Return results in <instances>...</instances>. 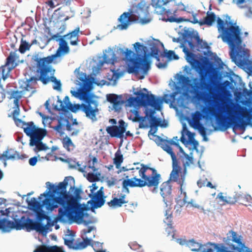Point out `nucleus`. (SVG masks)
<instances>
[{"label": "nucleus", "mask_w": 252, "mask_h": 252, "mask_svg": "<svg viewBox=\"0 0 252 252\" xmlns=\"http://www.w3.org/2000/svg\"><path fill=\"white\" fill-rule=\"evenodd\" d=\"M204 101L209 106L204 108L203 112L207 116H215L221 130L230 127L242 129L248 124H252V106L247 108L211 89Z\"/></svg>", "instance_id": "obj_1"}, {"label": "nucleus", "mask_w": 252, "mask_h": 252, "mask_svg": "<svg viewBox=\"0 0 252 252\" xmlns=\"http://www.w3.org/2000/svg\"><path fill=\"white\" fill-rule=\"evenodd\" d=\"M67 178L65 177L64 181L57 186L47 182L46 184L49 186L51 191H48L41 194L39 199H40L41 196H48L42 201V205L45 206L48 211H53L58 208L59 205L62 206L63 207L59 208L58 212V217L60 221H64L65 217L72 221L81 220L84 217L83 209L77 204L75 197L69 195L67 192Z\"/></svg>", "instance_id": "obj_2"}, {"label": "nucleus", "mask_w": 252, "mask_h": 252, "mask_svg": "<svg viewBox=\"0 0 252 252\" xmlns=\"http://www.w3.org/2000/svg\"><path fill=\"white\" fill-rule=\"evenodd\" d=\"M156 143L170 155L172 160V170L169 180L177 183L180 186V196H184L182 205L187 202V193L184 186L187 167L193 162V158L184 152L177 143L167 141L159 136H156Z\"/></svg>", "instance_id": "obj_3"}, {"label": "nucleus", "mask_w": 252, "mask_h": 252, "mask_svg": "<svg viewBox=\"0 0 252 252\" xmlns=\"http://www.w3.org/2000/svg\"><path fill=\"white\" fill-rule=\"evenodd\" d=\"M222 241L220 244L207 242L201 244L191 239L188 241L187 247L196 252H252L245 246L243 236L233 230L227 233Z\"/></svg>", "instance_id": "obj_4"}, {"label": "nucleus", "mask_w": 252, "mask_h": 252, "mask_svg": "<svg viewBox=\"0 0 252 252\" xmlns=\"http://www.w3.org/2000/svg\"><path fill=\"white\" fill-rule=\"evenodd\" d=\"M217 28L220 32V36L228 45L231 58L234 62L242 61L247 54V50L243 47L241 37V30L238 26L231 21H224L220 18L217 19Z\"/></svg>", "instance_id": "obj_5"}, {"label": "nucleus", "mask_w": 252, "mask_h": 252, "mask_svg": "<svg viewBox=\"0 0 252 252\" xmlns=\"http://www.w3.org/2000/svg\"><path fill=\"white\" fill-rule=\"evenodd\" d=\"M140 167L132 168L125 174L126 179L122 182L123 189L127 193L128 187L142 188L145 186L157 189L159 183L160 175L153 168L147 165L140 164Z\"/></svg>", "instance_id": "obj_6"}, {"label": "nucleus", "mask_w": 252, "mask_h": 252, "mask_svg": "<svg viewBox=\"0 0 252 252\" xmlns=\"http://www.w3.org/2000/svg\"><path fill=\"white\" fill-rule=\"evenodd\" d=\"M71 93L75 97H79L83 99L86 103L81 104H72L69 107H66V112L70 110L72 112H76L77 110L82 109V111L86 114L87 118L92 121H95L97 120L96 114L98 113L99 110L97 108V102L93 99L91 95L86 92H80L71 91Z\"/></svg>", "instance_id": "obj_7"}, {"label": "nucleus", "mask_w": 252, "mask_h": 252, "mask_svg": "<svg viewBox=\"0 0 252 252\" xmlns=\"http://www.w3.org/2000/svg\"><path fill=\"white\" fill-rule=\"evenodd\" d=\"M12 229L21 230L26 228L28 231L34 230L42 234L47 233L49 227L53 225L48 222L46 225H43L40 222L34 221L30 219H26L25 216L21 217V219H16L13 221Z\"/></svg>", "instance_id": "obj_8"}, {"label": "nucleus", "mask_w": 252, "mask_h": 252, "mask_svg": "<svg viewBox=\"0 0 252 252\" xmlns=\"http://www.w3.org/2000/svg\"><path fill=\"white\" fill-rule=\"evenodd\" d=\"M125 54L126 60L129 61L132 64L128 67L129 73L137 74L140 71H143L144 73H146L150 69V63L143 57L132 58L134 54L131 50L127 48L126 49Z\"/></svg>", "instance_id": "obj_9"}, {"label": "nucleus", "mask_w": 252, "mask_h": 252, "mask_svg": "<svg viewBox=\"0 0 252 252\" xmlns=\"http://www.w3.org/2000/svg\"><path fill=\"white\" fill-rule=\"evenodd\" d=\"M16 123L17 126L23 128L24 132L30 137V142L42 140L47 134L45 129L36 127L33 122L26 123L18 119Z\"/></svg>", "instance_id": "obj_10"}, {"label": "nucleus", "mask_w": 252, "mask_h": 252, "mask_svg": "<svg viewBox=\"0 0 252 252\" xmlns=\"http://www.w3.org/2000/svg\"><path fill=\"white\" fill-rule=\"evenodd\" d=\"M136 97H132L130 98L131 103L137 102L141 103L144 106H150L155 109L159 110L160 108L161 100L157 98L153 94H145L141 91H138L134 93Z\"/></svg>", "instance_id": "obj_11"}, {"label": "nucleus", "mask_w": 252, "mask_h": 252, "mask_svg": "<svg viewBox=\"0 0 252 252\" xmlns=\"http://www.w3.org/2000/svg\"><path fill=\"white\" fill-rule=\"evenodd\" d=\"M183 51L186 56V60L190 64L191 67L198 71L202 84L207 86L206 82V72L202 63L196 58V55L189 51L188 49L184 48Z\"/></svg>", "instance_id": "obj_12"}, {"label": "nucleus", "mask_w": 252, "mask_h": 252, "mask_svg": "<svg viewBox=\"0 0 252 252\" xmlns=\"http://www.w3.org/2000/svg\"><path fill=\"white\" fill-rule=\"evenodd\" d=\"M34 61L36 63L37 72L39 73L38 77L32 76L26 81H21L19 82V88L22 89V93L25 91H30L35 88V86L37 83L38 81H40L42 76V72L44 70V63H42L41 60L36 58Z\"/></svg>", "instance_id": "obj_13"}, {"label": "nucleus", "mask_w": 252, "mask_h": 252, "mask_svg": "<svg viewBox=\"0 0 252 252\" xmlns=\"http://www.w3.org/2000/svg\"><path fill=\"white\" fill-rule=\"evenodd\" d=\"M55 70L50 64L44 63V70L41 77V82L44 85L47 84L49 82L54 83L53 88L54 90L61 91L62 84L60 80H57L54 76Z\"/></svg>", "instance_id": "obj_14"}, {"label": "nucleus", "mask_w": 252, "mask_h": 252, "mask_svg": "<svg viewBox=\"0 0 252 252\" xmlns=\"http://www.w3.org/2000/svg\"><path fill=\"white\" fill-rule=\"evenodd\" d=\"M56 41H59V48L56 53L46 57L38 58L42 61V63L51 64L53 62L55 58L69 53V47L64 38L61 37L59 39H56Z\"/></svg>", "instance_id": "obj_15"}, {"label": "nucleus", "mask_w": 252, "mask_h": 252, "mask_svg": "<svg viewBox=\"0 0 252 252\" xmlns=\"http://www.w3.org/2000/svg\"><path fill=\"white\" fill-rule=\"evenodd\" d=\"M119 124V126H112L106 127V130L111 137H117L122 139L124 137V133L125 132V138H126L127 136H132V134L130 133L129 131L126 132L127 125L123 120H120Z\"/></svg>", "instance_id": "obj_16"}, {"label": "nucleus", "mask_w": 252, "mask_h": 252, "mask_svg": "<svg viewBox=\"0 0 252 252\" xmlns=\"http://www.w3.org/2000/svg\"><path fill=\"white\" fill-rule=\"evenodd\" d=\"M246 195L235 193L232 194L224 196L222 192H220L218 194L217 198H219L220 201H222L223 205L226 204H234L236 202L243 205V203H245L244 200L246 198Z\"/></svg>", "instance_id": "obj_17"}, {"label": "nucleus", "mask_w": 252, "mask_h": 252, "mask_svg": "<svg viewBox=\"0 0 252 252\" xmlns=\"http://www.w3.org/2000/svg\"><path fill=\"white\" fill-rule=\"evenodd\" d=\"M174 5L176 7L174 9H168L167 11V13H172L173 12V16L169 17L167 19V21L170 22H177L180 23L184 21V19L182 17L176 18V17L181 15V12L186 11V6L182 3H175Z\"/></svg>", "instance_id": "obj_18"}, {"label": "nucleus", "mask_w": 252, "mask_h": 252, "mask_svg": "<svg viewBox=\"0 0 252 252\" xmlns=\"http://www.w3.org/2000/svg\"><path fill=\"white\" fill-rule=\"evenodd\" d=\"M26 158L25 155H20L19 154L12 149H7L2 154H0V160L4 161V164L6 166V160L24 159Z\"/></svg>", "instance_id": "obj_19"}, {"label": "nucleus", "mask_w": 252, "mask_h": 252, "mask_svg": "<svg viewBox=\"0 0 252 252\" xmlns=\"http://www.w3.org/2000/svg\"><path fill=\"white\" fill-rule=\"evenodd\" d=\"M82 32L80 31L79 27H76L73 31L62 36L65 41H68L72 46H77L80 42L79 39L80 34H82Z\"/></svg>", "instance_id": "obj_20"}, {"label": "nucleus", "mask_w": 252, "mask_h": 252, "mask_svg": "<svg viewBox=\"0 0 252 252\" xmlns=\"http://www.w3.org/2000/svg\"><path fill=\"white\" fill-rule=\"evenodd\" d=\"M172 192V186L170 185V182L168 181L163 182L160 186V194L163 198V200L165 202L171 205L170 195Z\"/></svg>", "instance_id": "obj_21"}, {"label": "nucleus", "mask_w": 252, "mask_h": 252, "mask_svg": "<svg viewBox=\"0 0 252 252\" xmlns=\"http://www.w3.org/2000/svg\"><path fill=\"white\" fill-rule=\"evenodd\" d=\"M119 20L121 24L118 25V28L121 30H123L126 29L129 22L134 21L135 18L132 14L129 12H125L120 16Z\"/></svg>", "instance_id": "obj_22"}, {"label": "nucleus", "mask_w": 252, "mask_h": 252, "mask_svg": "<svg viewBox=\"0 0 252 252\" xmlns=\"http://www.w3.org/2000/svg\"><path fill=\"white\" fill-rule=\"evenodd\" d=\"M132 115H130L129 119L132 120L134 122H140L139 127V128H144L145 126L143 124V122L145 120L146 117H148L149 116V110H146L145 112L146 116L145 117L140 116L139 112L137 110H133L131 111Z\"/></svg>", "instance_id": "obj_23"}, {"label": "nucleus", "mask_w": 252, "mask_h": 252, "mask_svg": "<svg viewBox=\"0 0 252 252\" xmlns=\"http://www.w3.org/2000/svg\"><path fill=\"white\" fill-rule=\"evenodd\" d=\"M126 195L122 194L119 196V198L114 197L110 201L107 202L108 205L111 208H118L121 207L123 204L128 203V201L126 200Z\"/></svg>", "instance_id": "obj_24"}, {"label": "nucleus", "mask_w": 252, "mask_h": 252, "mask_svg": "<svg viewBox=\"0 0 252 252\" xmlns=\"http://www.w3.org/2000/svg\"><path fill=\"white\" fill-rule=\"evenodd\" d=\"M216 20V15L213 12H207L206 16L203 19L197 22L200 26H211Z\"/></svg>", "instance_id": "obj_25"}, {"label": "nucleus", "mask_w": 252, "mask_h": 252, "mask_svg": "<svg viewBox=\"0 0 252 252\" xmlns=\"http://www.w3.org/2000/svg\"><path fill=\"white\" fill-rule=\"evenodd\" d=\"M105 196L104 194L98 193H94L92 197V199L95 208H100L103 206L105 203Z\"/></svg>", "instance_id": "obj_26"}, {"label": "nucleus", "mask_w": 252, "mask_h": 252, "mask_svg": "<svg viewBox=\"0 0 252 252\" xmlns=\"http://www.w3.org/2000/svg\"><path fill=\"white\" fill-rule=\"evenodd\" d=\"M154 110H150L149 111L148 117L150 118V126L151 127H155L156 128L158 126L166 127L167 125H164L163 124H161L160 119L155 117L154 116Z\"/></svg>", "instance_id": "obj_27"}, {"label": "nucleus", "mask_w": 252, "mask_h": 252, "mask_svg": "<svg viewBox=\"0 0 252 252\" xmlns=\"http://www.w3.org/2000/svg\"><path fill=\"white\" fill-rule=\"evenodd\" d=\"M18 58L19 56L16 54V52H11L6 58L5 64L14 69L18 65L16 61Z\"/></svg>", "instance_id": "obj_28"}, {"label": "nucleus", "mask_w": 252, "mask_h": 252, "mask_svg": "<svg viewBox=\"0 0 252 252\" xmlns=\"http://www.w3.org/2000/svg\"><path fill=\"white\" fill-rule=\"evenodd\" d=\"M13 221L6 219H0V229L3 232H9L12 229Z\"/></svg>", "instance_id": "obj_29"}, {"label": "nucleus", "mask_w": 252, "mask_h": 252, "mask_svg": "<svg viewBox=\"0 0 252 252\" xmlns=\"http://www.w3.org/2000/svg\"><path fill=\"white\" fill-rule=\"evenodd\" d=\"M103 61L106 63H111L114 64L117 61V58L114 52L110 50L103 55Z\"/></svg>", "instance_id": "obj_30"}, {"label": "nucleus", "mask_w": 252, "mask_h": 252, "mask_svg": "<svg viewBox=\"0 0 252 252\" xmlns=\"http://www.w3.org/2000/svg\"><path fill=\"white\" fill-rule=\"evenodd\" d=\"M166 205V209L165 210L164 216L165 217V219L164 220V222L167 225H170L171 226V224H173L172 223V212L171 211V208L170 207H168L169 204L167 202H165Z\"/></svg>", "instance_id": "obj_31"}, {"label": "nucleus", "mask_w": 252, "mask_h": 252, "mask_svg": "<svg viewBox=\"0 0 252 252\" xmlns=\"http://www.w3.org/2000/svg\"><path fill=\"white\" fill-rule=\"evenodd\" d=\"M22 97V91H13L11 92L10 98H14V104L18 109L19 107V100Z\"/></svg>", "instance_id": "obj_32"}, {"label": "nucleus", "mask_w": 252, "mask_h": 252, "mask_svg": "<svg viewBox=\"0 0 252 252\" xmlns=\"http://www.w3.org/2000/svg\"><path fill=\"white\" fill-rule=\"evenodd\" d=\"M30 145L31 146H35L34 149V151L35 152H37L38 151H45L48 149V147L45 145V144L43 143L42 140H37L36 141H35L33 142H30Z\"/></svg>", "instance_id": "obj_33"}, {"label": "nucleus", "mask_w": 252, "mask_h": 252, "mask_svg": "<svg viewBox=\"0 0 252 252\" xmlns=\"http://www.w3.org/2000/svg\"><path fill=\"white\" fill-rule=\"evenodd\" d=\"M13 69L9 66L4 64L0 67V76L5 80L9 75L10 72Z\"/></svg>", "instance_id": "obj_34"}, {"label": "nucleus", "mask_w": 252, "mask_h": 252, "mask_svg": "<svg viewBox=\"0 0 252 252\" xmlns=\"http://www.w3.org/2000/svg\"><path fill=\"white\" fill-rule=\"evenodd\" d=\"M107 99L113 104L114 109L117 110V106L121 103L118 96L115 94H109L107 95Z\"/></svg>", "instance_id": "obj_35"}, {"label": "nucleus", "mask_w": 252, "mask_h": 252, "mask_svg": "<svg viewBox=\"0 0 252 252\" xmlns=\"http://www.w3.org/2000/svg\"><path fill=\"white\" fill-rule=\"evenodd\" d=\"M62 143L63 147L68 151L72 150L74 148V145L70 138L65 136L62 139Z\"/></svg>", "instance_id": "obj_36"}, {"label": "nucleus", "mask_w": 252, "mask_h": 252, "mask_svg": "<svg viewBox=\"0 0 252 252\" xmlns=\"http://www.w3.org/2000/svg\"><path fill=\"white\" fill-rule=\"evenodd\" d=\"M202 118H204V116L200 111H195L192 115V120L194 126L201 124L200 123V120Z\"/></svg>", "instance_id": "obj_37"}, {"label": "nucleus", "mask_w": 252, "mask_h": 252, "mask_svg": "<svg viewBox=\"0 0 252 252\" xmlns=\"http://www.w3.org/2000/svg\"><path fill=\"white\" fill-rule=\"evenodd\" d=\"M60 109L63 112H66V107H68L71 106V103L69 101V98L68 96H65L63 98V101H60Z\"/></svg>", "instance_id": "obj_38"}, {"label": "nucleus", "mask_w": 252, "mask_h": 252, "mask_svg": "<svg viewBox=\"0 0 252 252\" xmlns=\"http://www.w3.org/2000/svg\"><path fill=\"white\" fill-rule=\"evenodd\" d=\"M34 252H58V248L57 246L52 247L43 246L38 250H35Z\"/></svg>", "instance_id": "obj_39"}, {"label": "nucleus", "mask_w": 252, "mask_h": 252, "mask_svg": "<svg viewBox=\"0 0 252 252\" xmlns=\"http://www.w3.org/2000/svg\"><path fill=\"white\" fill-rule=\"evenodd\" d=\"M123 156L121 153L116 152L115 154V158H114V163L115 164L117 168H119L121 163L123 161Z\"/></svg>", "instance_id": "obj_40"}, {"label": "nucleus", "mask_w": 252, "mask_h": 252, "mask_svg": "<svg viewBox=\"0 0 252 252\" xmlns=\"http://www.w3.org/2000/svg\"><path fill=\"white\" fill-rule=\"evenodd\" d=\"M52 128L57 133H59L60 135H62L63 134V130H64V125L62 123L61 120H59L58 121L57 125L53 126Z\"/></svg>", "instance_id": "obj_41"}, {"label": "nucleus", "mask_w": 252, "mask_h": 252, "mask_svg": "<svg viewBox=\"0 0 252 252\" xmlns=\"http://www.w3.org/2000/svg\"><path fill=\"white\" fill-rule=\"evenodd\" d=\"M74 124L77 125V123L75 122V123H73L72 124H69L68 121H67V124L66 125V127L67 130H68V131H70L71 132V135H72V136L76 135L78 134V133L79 132L78 129H77L73 127V125Z\"/></svg>", "instance_id": "obj_42"}, {"label": "nucleus", "mask_w": 252, "mask_h": 252, "mask_svg": "<svg viewBox=\"0 0 252 252\" xmlns=\"http://www.w3.org/2000/svg\"><path fill=\"white\" fill-rule=\"evenodd\" d=\"M31 46L26 41L22 39L19 51L21 53L23 54L27 50H30Z\"/></svg>", "instance_id": "obj_43"}, {"label": "nucleus", "mask_w": 252, "mask_h": 252, "mask_svg": "<svg viewBox=\"0 0 252 252\" xmlns=\"http://www.w3.org/2000/svg\"><path fill=\"white\" fill-rule=\"evenodd\" d=\"M28 205L33 209H37L41 206L40 203L37 201L34 197H32L31 199V201L29 202Z\"/></svg>", "instance_id": "obj_44"}, {"label": "nucleus", "mask_w": 252, "mask_h": 252, "mask_svg": "<svg viewBox=\"0 0 252 252\" xmlns=\"http://www.w3.org/2000/svg\"><path fill=\"white\" fill-rule=\"evenodd\" d=\"M163 56L167 58L169 60H171L173 59H178V56L175 54L174 51H172V50H169V51L165 50L164 51Z\"/></svg>", "instance_id": "obj_45"}, {"label": "nucleus", "mask_w": 252, "mask_h": 252, "mask_svg": "<svg viewBox=\"0 0 252 252\" xmlns=\"http://www.w3.org/2000/svg\"><path fill=\"white\" fill-rule=\"evenodd\" d=\"M245 199V202L243 205H245L249 208V209L252 212V197L249 194H246Z\"/></svg>", "instance_id": "obj_46"}, {"label": "nucleus", "mask_w": 252, "mask_h": 252, "mask_svg": "<svg viewBox=\"0 0 252 252\" xmlns=\"http://www.w3.org/2000/svg\"><path fill=\"white\" fill-rule=\"evenodd\" d=\"M167 227L166 228L165 230L167 232L168 236H171L172 237V239L174 240L175 239V232L176 230L174 229V227L173 226V224H171V226L170 225H167Z\"/></svg>", "instance_id": "obj_47"}, {"label": "nucleus", "mask_w": 252, "mask_h": 252, "mask_svg": "<svg viewBox=\"0 0 252 252\" xmlns=\"http://www.w3.org/2000/svg\"><path fill=\"white\" fill-rule=\"evenodd\" d=\"M180 197L183 198L182 200L181 201V203L180 204V205L181 206H183L185 205L186 203H188V204H190L191 206L193 207L196 208H198H198H199L200 207V205L196 203L195 202V201L193 200H191L190 201H188V197H187V202L186 203H185V204L184 205H182V203H183V202L184 196L182 194L181 196L180 195Z\"/></svg>", "instance_id": "obj_48"}, {"label": "nucleus", "mask_w": 252, "mask_h": 252, "mask_svg": "<svg viewBox=\"0 0 252 252\" xmlns=\"http://www.w3.org/2000/svg\"><path fill=\"white\" fill-rule=\"evenodd\" d=\"M151 55L155 57L158 60H159L158 53L159 50L156 45L152 46L151 48Z\"/></svg>", "instance_id": "obj_49"}, {"label": "nucleus", "mask_w": 252, "mask_h": 252, "mask_svg": "<svg viewBox=\"0 0 252 252\" xmlns=\"http://www.w3.org/2000/svg\"><path fill=\"white\" fill-rule=\"evenodd\" d=\"M196 128H197L200 134L203 136L204 138L206 137V131L205 128L203 126L202 124H199L194 126Z\"/></svg>", "instance_id": "obj_50"}, {"label": "nucleus", "mask_w": 252, "mask_h": 252, "mask_svg": "<svg viewBox=\"0 0 252 252\" xmlns=\"http://www.w3.org/2000/svg\"><path fill=\"white\" fill-rule=\"evenodd\" d=\"M36 216L37 219L39 221H41L44 219H46L48 220V222H49L50 218L47 216L44 212H37L36 213Z\"/></svg>", "instance_id": "obj_51"}, {"label": "nucleus", "mask_w": 252, "mask_h": 252, "mask_svg": "<svg viewBox=\"0 0 252 252\" xmlns=\"http://www.w3.org/2000/svg\"><path fill=\"white\" fill-rule=\"evenodd\" d=\"M134 48L135 50V51L137 53H139V50H141V52L142 50H144V49L146 48V47L141 45L139 42H136L133 44Z\"/></svg>", "instance_id": "obj_52"}, {"label": "nucleus", "mask_w": 252, "mask_h": 252, "mask_svg": "<svg viewBox=\"0 0 252 252\" xmlns=\"http://www.w3.org/2000/svg\"><path fill=\"white\" fill-rule=\"evenodd\" d=\"M54 0L56 2V4L55 3V2L52 0H48V1H47L46 2V3L48 6H49L51 8H54L56 6H57L60 5V4H62V2H60V1L59 2H57L56 0Z\"/></svg>", "instance_id": "obj_53"}, {"label": "nucleus", "mask_w": 252, "mask_h": 252, "mask_svg": "<svg viewBox=\"0 0 252 252\" xmlns=\"http://www.w3.org/2000/svg\"><path fill=\"white\" fill-rule=\"evenodd\" d=\"M207 182V179H200L197 181V185L199 188L205 187Z\"/></svg>", "instance_id": "obj_54"}, {"label": "nucleus", "mask_w": 252, "mask_h": 252, "mask_svg": "<svg viewBox=\"0 0 252 252\" xmlns=\"http://www.w3.org/2000/svg\"><path fill=\"white\" fill-rule=\"evenodd\" d=\"M176 239V241L177 243H179L180 245L183 246V245H186L187 246V243L188 242V241L182 238L180 239Z\"/></svg>", "instance_id": "obj_55"}, {"label": "nucleus", "mask_w": 252, "mask_h": 252, "mask_svg": "<svg viewBox=\"0 0 252 252\" xmlns=\"http://www.w3.org/2000/svg\"><path fill=\"white\" fill-rule=\"evenodd\" d=\"M88 179L91 182H94L97 179V177L93 173H89L88 175Z\"/></svg>", "instance_id": "obj_56"}, {"label": "nucleus", "mask_w": 252, "mask_h": 252, "mask_svg": "<svg viewBox=\"0 0 252 252\" xmlns=\"http://www.w3.org/2000/svg\"><path fill=\"white\" fill-rule=\"evenodd\" d=\"M37 161L36 157H32L29 159V164L32 166H34Z\"/></svg>", "instance_id": "obj_57"}, {"label": "nucleus", "mask_w": 252, "mask_h": 252, "mask_svg": "<svg viewBox=\"0 0 252 252\" xmlns=\"http://www.w3.org/2000/svg\"><path fill=\"white\" fill-rule=\"evenodd\" d=\"M151 19L150 18H144L140 19V22L142 24H146L151 21Z\"/></svg>", "instance_id": "obj_58"}, {"label": "nucleus", "mask_w": 252, "mask_h": 252, "mask_svg": "<svg viewBox=\"0 0 252 252\" xmlns=\"http://www.w3.org/2000/svg\"><path fill=\"white\" fill-rule=\"evenodd\" d=\"M81 190L80 189H78V188H76L75 189V191H74V194L75 196V197L76 198H80V194L81 193Z\"/></svg>", "instance_id": "obj_59"}, {"label": "nucleus", "mask_w": 252, "mask_h": 252, "mask_svg": "<svg viewBox=\"0 0 252 252\" xmlns=\"http://www.w3.org/2000/svg\"><path fill=\"white\" fill-rule=\"evenodd\" d=\"M83 241L84 242L85 245H86V247H87L88 246L90 245L91 244L92 240L90 239L86 238L83 239Z\"/></svg>", "instance_id": "obj_60"}, {"label": "nucleus", "mask_w": 252, "mask_h": 252, "mask_svg": "<svg viewBox=\"0 0 252 252\" xmlns=\"http://www.w3.org/2000/svg\"><path fill=\"white\" fill-rule=\"evenodd\" d=\"M77 247L80 249H85V248H86V245H85L84 242L82 241V242H79L78 244Z\"/></svg>", "instance_id": "obj_61"}, {"label": "nucleus", "mask_w": 252, "mask_h": 252, "mask_svg": "<svg viewBox=\"0 0 252 252\" xmlns=\"http://www.w3.org/2000/svg\"><path fill=\"white\" fill-rule=\"evenodd\" d=\"M60 36L59 35V33H57L56 34H53L52 35L51 37L48 39V41H50V40H54V39H57V38L59 37Z\"/></svg>", "instance_id": "obj_62"}, {"label": "nucleus", "mask_w": 252, "mask_h": 252, "mask_svg": "<svg viewBox=\"0 0 252 252\" xmlns=\"http://www.w3.org/2000/svg\"><path fill=\"white\" fill-rule=\"evenodd\" d=\"M72 0H61L60 2H62V4H64L65 5H69Z\"/></svg>", "instance_id": "obj_63"}, {"label": "nucleus", "mask_w": 252, "mask_h": 252, "mask_svg": "<svg viewBox=\"0 0 252 252\" xmlns=\"http://www.w3.org/2000/svg\"><path fill=\"white\" fill-rule=\"evenodd\" d=\"M97 189H98V186L96 185V184L95 183L93 184L92 186V189H91V192L93 193Z\"/></svg>", "instance_id": "obj_64"}]
</instances>
